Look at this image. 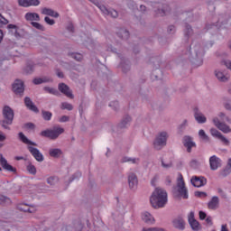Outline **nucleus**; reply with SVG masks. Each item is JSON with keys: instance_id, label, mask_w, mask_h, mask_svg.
I'll return each mask as SVG.
<instances>
[{"instance_id": "nucleus-1", "label": "nucleus", "mask_w": 231, "mask_h": 231, "mask_svg": "<svg viewBox=\"0 0 231 231\" xmlns=\"http://www.w3.org/2000/svg\"><path fill=\"white\" fill-rule=\"evenodd\" d=\"M203 55H205V51L201 44L192 43L188 51V57L193 66L199 67L203 65Z\"/></svg>"}, {"instance_id": "nucleus-2", "label": "nucleus", "mask_w": 231, "mask_h": 231, "mask_svg": "<svg viewBox=\"0 0 231 231\" xmlns=\"http://www.w3.org/2000/svg\"><path fill=\"white\" fill-rule=\"evenodd\" d=\"M150 203L153 208H163L167 205V191L157 188L150 198Z\"/></svg>"}, {"instance_id": "nucleus-3", "label": "nucleus", "mask_w": 231, "mask_h": 231, "mask_svg": "<svg viewBox=\"0 0 231 231\" xmlns=\"http://www.w3.org/2000/svg\"><path fill=\"white\" fill-rule=\"evenodd\" d=\"M2 115L4 119L0 121V125L3 127V129H7V131H10V125L14 124V116H15L14 109L8 106H5L2 110Z\"/></svg>"}, {"instance_id": "nucleus-4", "label": "nucleus", "mask_w": 231, "mask_h": 231, "mask_svg": "<svg viewBox=\"0 0 231 231\" xmlns=\"http://www.w3.org/2000/svg\"><path fill=\"white\" fill-rule=\"evenodd\" d=\"M64 133V128L60 126H54L52 129H46L41 132V136L43 138H49V140H57L60 134Z\"/></svg>"}, {"instance_id": "nucleus-5", "label": "nucleus", "mask_w": 231, "mask_h": 231, "mask_svg": "<svg viewBox=\"0 0 231 231\" xmlns=\"http://www.w3.org/2000/svg\"><path fill=\"white\" fill-rule=\"evenodd\" d=\"M177 192L178 194H175L176 198H183V199H189V190H187V188L185 187V181L183 180V176L181 175L178 179Z\"/></svg>"}, {"instance_id": "nucleus-6", "label": "nucleus", "mask_w": 231, "mask_h": 231, "mask_svg": "<svg viewBox=\"0 0 231 231\" xmlns=\"http://www.w3.org/2000/svg\"><path fill=\"white\" fill-rule=\"evenodd\" d=\"M225 26H231L230 14H220L217 25H212V28H214V30H219V28H225Z\"/></svg>"}, {"instance_id": "nucleus-7", "label": "nucleus", "mask_w": 231, "mask_h": 231, "mask_svg": "<svg viewBox=\"0 0 231 231\" xmlns=\"http://www.w3.org/2000/svg\"><path fill=\"white\" fill-rule=\"evenodd\" d=\"M165 145H167V132H162L153 142V147L156 151H162Z\"/></svg>"}, {"instance_id": "nucleus-8", "label": "nucleus", "mask_w": 231, "mask_h": 231, "mask_svg": "<svg viewBox=\"0 0 231 231\" xmlns=\"http://www.w3.org/2000/svg\"><path fill=\"white\" fill-rule=\"evenodd\" d=\"M13 91L14 94L23 97L24 95V82L21 79H16L13 83Z\"/></svg>"}, {"instance_id": "nucleus-9", "label": "nucleus", "mask_w": 231, "mask_h": 231, "mask_svg": "<svg viewBox=\"0 0 231 231\" xmlns=\"http://www.w3.org/2000/svg\"><path fill=\"white\" fill-rule=\"evenodd\" d=\"M58 89L65 95V97H68V98L73 99L75 98V96L73 95V91L71 88H69V86H68L66 83H60L58 85Z\"/></svg>"}, {"instance_id": "nucleus-10", "label": "nucleus", "mask_w": 231, "mask_h": 231, "mask_svg": "<svg viewBox=\"0 0 231 231\" xmlns=\"http://www.w3.org/2000/svg\"><path fill=\"white\" fill-rule=\"evenodd\" d=\"M213 124L215 126L217 127V129H219V131L225 133V134H228V133H231V128L228 126V125L219 121V118L214 117Z\"/></svg>"}, {"instance_id": "nucleus-11", "label": "nucleus", "mask_w": 231, "mask_h": 231, "mask_svg": "<svg viewBox=\"0 0 231 231\" xmlns=\"http://www.w3.org/2000/svg\"><path fill=\"white\" fill-rule=\"evenodd\" d=\"M27 149L29 152H31L32 156H33V158L36 160V162H44V155L42 154L39 149L33 146H28Z\"/></svg>"}, {"instance_id": "nucleus-12", "label": "nucleus", "mask_w": 231, "mask_h": 231, "mask_svg": "<svg viewBox=\"0 0 231 231\" xmlns=\"http://www.w3.org/2000/svg\"><path fill=\"white\" fill-rule=\"evenodd\" d=\"M183 145L187 149V152H192V147H197L196 143L192 140L190 135H185L183 137Z\"/></svg>"}, {"instance_id": "nucleus-13", "label": "nucleus", "mask_w": 231, "mask_h": 231, "mask_svg": "<svg viewBox=\"0 0 231 231\" xmlns=\"http://www.w3.org/2000/svg\"><path fill=\"white\" fill-rule=\"evenodd\" d=\"M0 165L5 171H7V172H17V169L8 164V161H6V159L1 153H0Z\"/></svg>"}, {"instance_id": "nucleus-14", "label": "nucleus", "mask_w": 231, "mask_h": 231, "mask_svg": "<svg viewBox=\"0 0 231 231\" xmlns=\"http://www.w3.org/2000/svg\"><path fill=\"white\" fill-rule=\"evenodd\" d=\"M172 226L173 228H176L177 230H185V220L183 219V217L179 216L175 217L172 221Z\"/></svg>"}, {"instance_id": "nucleus-15", "label": "nucleus", "mask_w": 231, "mask_h": 231, "mask_svg": "<svg viewBox=\"0 0 231 231\" xmlns=\"http://www.w3.org/2000/svg\"><path fill=\"white\" fill-rule=\"evenodd\" d=\"M17 208L21 210V212H28L29 214H35V212H37L35 206L31 204H18Z\"/></svg>"}, {"instance_id": "nucleus-16", "label": "nucleus", "mask_w": 231, "mask_h": 231, "mask_svg": "<svg viewBox=\"0 0 231 231\" xmlns=\"http://www.w3.org/2000/svg\"><path fill=\"white\" fill-rule=\"evenodd\" d=\"M17 208L21 210V212H28L29 214H35V212H37L35 206L31 204H18Z\"/></svg>"}, {"instance_id": "nucleus-17", "label": "nucleus", "mask_w": 231, "mask_h": 231, "mask_svg": "<svg viewBox=\"0 0 231 231\" xmlns=\"http://www.w3.org/2000/svg\"><path fill=\"white\" fill-rule=\"evenodd\" d=\"M215 77H217L219 82H228V74H226V70H221L219 69H215Z\"/></svg>"}, {"instance_id": "nucleus-18", "label": "nucleus", "mask_w": 231, "mask_h": 231, "mask_svg": "<svg viewBox=\"0 0 231 231\" xmlns=\"http://www.w3.org/2000/svg\"><path fill=\"white\" fill-rule=\"evenodd\" d=\"M209 165L211 171H217L221 167V159L216 155L211 156L209 158Z\"/></svg>"}, {"instance_id": "nucleus-19", "label": "nucleus", "mask_w": 231, "mask_h": 231, "mask_svg": "<svg viewBox=\"0 0 231 231\" xmlns=\"http://www.w3.org/2000/svg\"><path fill=\"white\" fill-rule=\"evenodd\" d=\"M169 12H171V8L166 4L159 5L158 9L155 10V14L159 17H163L164 15H167V14H169Z\"/></svg>"}, {"instance_id": "nucleus-20", "label": "nucleus", "mask_w": 231, "mask_h": 231, "mask_svg": "<svg viewBox=\"0 0 231 231\" xmlns=\"http://www.w3.org/2000/svg\"><path fill=\"white\" fill-rule=\"evenodd\" d=\"M207 183V178L200 176V177H193L191 179V184L193 187H205V184Z\"/></svg>"}, {"instance_id": "nucleus-21", "label": "nucleus", "mask_w": 231, "mask_h": 231, "mask_svg": "<svg viewBox=\"0 0 231 231\" xmlns=\"http://www.w3.org/2000/svg\"><path fill=\"white\" fill-rule=\"evenodd\" d=\"M128 185L132 190L138 187V177L134 172L128 174Z\"/></svg>"}, {"instance_id": "nucleus-22", "label": "nucleus", "mask_w": 231, "mask_h": 231, "mask_svg": "<svg viewBox=\"0 0 231 231\" xmlns=\"http://www.w3.org/2000/svg\"><path fill=\"white\" fill-rule=\"evenodd\" d=\"M24 105L27 109H29V111H32V113H39V108L37 107V106H35L33 101H32V98H30V97H24Z\"/></svg>"}, {"instance_id": "nucleus-23", "label": "nucleus", "mask_w": 231, "mask_h": 231, "mask_svg": "<svg viewBox=\"0 0 231 231\" xmlns=\"http://www.w3.org/2000/svg\"><path fill=\"white\" fill-rule=\"evenodd\" d=\"M208 208H209V210H217V208H219V197H212L210 201L208 203Z\"/></svg>"}, {"instance_id": "nucleus-24", "label": "nucleus", "mask_w": 231, "mask_h": 231, "mask_svg": "<svg viewBox=\"0 0 231 231\" xmlns=\"http://www.w3.org/2000/svg\"><path fill=\"white\" fill-rule=\"evenodd\" d=\"M194 118L197 120L198 124H205L207 122V117L203 116V113L199 111V108L194 109Z\"/></svg>"}, {"instance_id": "nucleus-25", "label": "nucleus", "mask_w": 231, "mask_h": 231, "mask_svg": "<svg viewBox=\"0 0 231 231\" xmlns=\"http://www.w3.org/2000/svg\"><path fill=\"white\" fill-rule=\"evenodd\" d=\"M42 15H50V17H55V19L60 17V14L58 12H55L51 8L44 7L42 9Z\"/></svg>"}, {"instance_id": "nucleus-26", "label": "nucleus", "mask_w": 231, "mask_h": 231, "mask_svg": "<svg viewBox=\"0 0 231 231\" xmlns=\"http://www.w3.org/2000/svg\"><path fill=\"white\" fill-rule=\"evenodd\" d=\"M18 138L23 142V143H25L26 145H33L34 147H37V143L28 139V137H26L23 132L18 134Z\"/></svg>"}, {"instance_id": "nucleus-27", "label": "nucleus", "mask_w": 231, "mask_h": 231, "mask_svg": "<svg viewBox=\"0 0 231 231\" xmlns=\"http://www.w3.org/2000/svg\"><path fill=\"white\" fill-rule=\"evenodd\" d=\"M25 21H30L33 23V21H41V16L37 13H26L25 14Z\"/></svg>"}, {"instance_id": "nucleus-28", "label": "nucleus", "mask_w": 231, "mask_h": 231, "mask_svg": "<svg viewBox=\"0 0 231 231\" xmlns=\"http://www.w3.org/2000/svg\"><path fill=\"white\" fill-rule=\"evenodd\" d=\"M142 219L144 223H147V225H152V223H154V217H152V215L147 211L143 213Z\"/></svg>"}, {"instance_id": "nucleus-29", "label": "nucleus", "mask_w": 231, "mask_h": 231, "mask_svg": "<svg viewBox=\"0 0 231 231\" xmlns=\"http://www.w3.org/2000/svg\"><path fill=\"white\" fill-rule=\"evenodd\" d=\"M192 35H194V30L192 29V26H190L189 23H186L184 27V37L187 39V41H189Z\"/></svg>"}, {"instance_id": "nucleus-30", "label": "nucleus", "mask_w": 231, "mask_h": 231, "mask_svg": "<svg viewBox=\"0 0 231 231\" xmlns=\"http://www.w3.org/2000/svg\"><path fill=\"white\" fill-rule=\"evenodd\" d=\"M116 34L117 37H119V39H122L123 41H127V39H129V31H127L126 29H119Z\"/></svg>"}, {"instance_id": "nucleus-31", "label": "nucleus", "mask_w": 231, "mask_h": 231, "mask_svg": "<svg viewBox=\"0 0 231 231\" xmlns=\"http://www.w3.org/2000/svg\"><path fill=\"white\" fill-rule=\"evenodd\" d=\"M131 116H125L123 119L121 120L120 124L118 125V127L120 129H125L129 124H131Z\"/></svg>"}, {"instance_id": "nucleus-32", "label": "nucleus", "mask_w": 231, "mask_h": 231, "mask_svg": "<svg viewBox=\"0 0 231 231\" xmlns=\"http://www.w3.org/2000/svg\"><path fill=\"white\" fill-rule=\"evenodd\" d=\"M92 1V3H94V5L96 6H97V8L100 9V11L102 12V14H105V15H109V9H107V7H106V5L100 4L98 1L97 0H90Z\"/></svg>"}, {"instance_id": "nucleus-33", "label": "nucleus", "mask_w": 231, "mask_h": 231, "mask_svg": "<svg viewBox=\"0 0 231 231\" xmlns=\"http://www.w3.org/2000/svg\"><path fill=\"white\" fill-rule=\"evenodd\" d=\"M199 139L204 142V143H208L210 142V137L205 133V130L201 129L199 131Z\"/></svg>"}, {"instance_id": "nucleus-34", "label": "nucleus", "mask_w": 231, "mask_h": 231, "mask_svg": "<svg viewBox=\"0 0 231 231\" xmlns=\"http://www.w3.org/2000/svg\"><path fill=\"white\" fill-rule=\"evenodd\" d=\"M49 154L51 158H59L62 154V151L59 148L50 149Z\"/></svg>"}, {"instance_id": "nucleus-35", "label": "nucleus", "mask_w": 231, "mask_h": 231, "mask_svg": "<svg viewBox=\"0 0 231 231\" xmlns=\"http://www.w3.org/2000/svg\"><path fill=\"white\" fill-rule=\"evenodd\" d=\"M46 82H50V79L49 78H35L33 80H32V83L35 85V86H39L40 84H45Z\"/></svg>"}, {"instance_id": "nucleus-36", "label": "nucleus", "mask_w": 231, "mask_h": 231, "mask_svg": "<svg viewBox=\"0 0 231 231\" xmlns=\"http://www.w3.org/2000/svg\"><path fill=\"white\" fill-rule=\"evenodd\" d=\"M189 127V120L184 119L182 123L178 126V131L180 134H182V133Z\"/></svg>"}, {"instance_id": "nucleus-37", "label": "nucleus", "mask_w": 231, "mask_h": 231, "mask_svg": "<svg viewBox=\"0 0 231 231\" xmlns=\"http://www.w3.org/2000/svg\"><path fill=\"white\" fill-rule=\"evenodd\" d=\"M127 162H130L131 163H134V164H138L140 162V159L131 158V157H123L121 160L122 163H127Z\"/></svg>"}, {"instance_id": "nucleus-38", "label": "nucleus", "mask_w": 231, "mask_h": 231, "mask_svg": "<svg viewBox=\"0 0 231 231\" xmlns=\"http://www.w3.org/2000/svg\"><path fill=\"white\" fill-rule=\"evenodd\" d=\"M162 75L163 74L162 73V70L156 69L152 73V80H161Z\"/></svg>"}, {"instance_id": "nucleus-39", "label": "nucleus", "mask_w": 231, "mask_h": 231, "mask_svg": "<svg viewBox=\"0 0 231 231\" xmlns=\"http://www.w3.org/2000/svg\"><path fill=\"white\" fill-rule=\"evenodd\" d=\"M0 205H12V199L5 195H0Z\"/></svg>"}, {"instance_id": "nucleus-40", "label": "nucleus", "mask_w": 231, "mask_h": 231, "mask_svg": "<svg viewBox=\"0 0 231 231\" xmlns=\"http://www.w3.org/2000/svg\"><path fill=\"white\" fill-rule=\"evenodd\" d=\"M42 116L43 120L50 122V120H51V116H53V114H51L50 111L42 110Z\"/></svg>"}, {"instance_id": "nucleus-41", "label": "nucleus", "mask_w": 231, "mask_h": 231, "mask_svg": "<svg viewBox=\"0 0 231 231\" xmlns=\"http://www.w3.org/2000/svg\"><path fill=\"white\" fill-rule=\"evenodd\" d=\"M26 169L29 174H32V176L37 174V168H35V165L32 164V162H29Z\"/></svg>"}, {"instance_id": "nucleus-42", "label": "nucleus", "mask_w": 231, "mask_h": 231, "mask_svg": "<svg viewBox=\"0 0 231 231\" xmlns=\"http://www.w3.org/2000/svg\"><path fill=\"white\" fill-rule=\"evenodd\" d=\"M43 90H45L46 93H49L50 95H55L56 97H59V90L54 88L44 87Z\"/></svg>"}, {"instance_id": "nucleus-43", "label": "nucleus", "mask_w": 231, "mask_h": 231, "mask_svg": "<svg viewBox=\"0 0 231 231\" xmlns=\"http://www.w3.org/2000/svg\"><path fill=\"white\" fill-rule=\"evenodd\" d=\"M31 24L33 28L39 30L40 32H46V27H44V25L41 24L40 23L31 22Z\"/></svg>"}, {"instance_id": "nucleus-44", "label": "nucleus", "mask_w": 231, "mask_h": 231, "mask_svg": "<svg viewBox=\"0 0 231 231\" xmlns=\"http://www.w3.org/2000/svg\"><path fill=\"white\" fill-rule=\"evenodd\" d=\"M47 183H48V185H51V187L57 185V183H59V177H55V176L49 177L47 179Z\"/></svg>"}, {"instance_id": "nucleus-45", "label": "nucleus", "mask_w": 231, "mask_h": 231, "mask_svg": "<svg viewBox=\"0 0 231 231\" xmlns=\"http://www.w3.org/2000/svg\"><path fill=\"white\" fill-rule=\"evenodd\" d=\"M212 26H217V23H207L204 28V32H217L218 29H214Z\"/></svg>"}, {"instance_id": "nucleus-46", "label": "nucleus", "mask_w": 231, "mask_h": 231, "mask_svg": "<svg viewBox=\"0 0 231 231\" xmlns=\"http://www.w3.org/2000/svg\"><path fill=\"white\" fill-rule=\"evenodd\" d=\"M192 230L198 231L199 230V222H198V220H192L190 222H189Z\"/></svg>"}, {"instance_id": "nucleus-47", "label": "nucleus", "mask_w": 231, "mask_h": 231, "mask_svg": "<svg viewBox=\"0 0 231 231\" xmlns=\"http://www.w3.org/2000/svg\"><path fill=\"white\" fill-rule=\"evenodd\" d=\"M61 109H67V111H73V105L68 102H63L61 104Z\"/></svg>"}, {"instance_id": "nucleus-48", "label": "nucleus", "mask_w": 231, "mask_h": 231, "mask_svg": "<svg viewBox=\"0 0 231 231\" xmlns=\"http://www.w3.org/2000/svg\"><path fill=\"white\" fill-rule=\"evenodd\" d=\"M68 231H82V224L78 223L75 227L69 226L67 227Z\"/></svg>"}, {"instance_id": "nucleus-49", "label": "nucleus", "mask_w": 231, "mask_h": 231, "mask_svg": "<svg viewBox=\"0 0 231 231\" xmlns=\"http://www.w3.org/2000/svg\"><path fill=\"white\" fill-rule=\"evenodd\" d=\"M33 70H34L33 65H27V66L24 68V69H23V71H24V73H25L26 75H32V73L33 72Z\"/></svg>"}, {"instance_id": "nucleus-50", "label": "nucleus", "mask_w": 231, "mask_h": 231, "mask_svg": "<svg viewBox=\"0 0 231 231\" xmlns=\"http://www.w3.org/2000/svg\"><path fill=\"white\" fill-rule=\"evenodd\" d=\"M230 172H231L230 168L226 167L224 170L220 171V176H222V178H226V176H228Z\"/></svg>"}, {"instance_id": "nucleus-51", "label": "nucleus", "mask_w": 231, "mask_h": 231, "mask_svg": "<svg viewBox=\"0 0 231 231\" xmlns=\"http://www.w3.org/2000/svg\"><path fill=\"white\" fill-rule=\"evenodd\" d=\"M122 71L127 73L131 69V65L129 63H121Z\"/></svg>"}, {"instance_id": "nucleus-52", "label": "nucleus", "mask_w": 231, "mask_h": 231, "mask_svg": "<svg viewBox=\"0 0 231 231\" xmlns=\"http://www.w3.org/2000/svg\"><path fill=\"white\" fill-rule=\"evenodd\" d=\"M210 134L215 136V138H219L221 136V132L217 131L216 128H211L210 129Z\"/></svg>"}, {"instance_id": "nucleus-53", "label": "nucleus", "mask_w": 231, "mask_h": 231, "mask_svg": "<svg viewBox=\"0 0 231 231\" xmlns=\"http://www.w3.org/2000/svg\"><path fill=\"white\" fill-rule=\"evenodd\" d=\"M200 163L199 161L194 159L189 162V166L191 167V169H198V167H199Z\"/></svg>"}, {"instance_id": "nucleus-54", "label": "nucleus", "mask_w": 231, "mask_h": 231, "mask_svg": "<svg viewBox=\"0 0 231 231\" xmlns=\"http://www.w3.org/2000/svg\"><path fill=\"white\" fill-rule=\"evenodd\" d=\"M19 6H23V8L29 7V0H18Z\"/></svg>"}, {"instance_id": "nucleus-55", "label": "nucleus", "mask_w": 231, "mask_h": 231, "mask_svg": "<svg viewBox=\"0 0 231 231\" xmlns=\"http://www.w3.org/2000/svg\"><path fill=\"white\" fill-rule=\"evenodd\" d=\"M218 140H220L224 143V145H230V141L226 139V137H225L223 134H221V136L218 137Z\"/></svg>"}, {"instance_id": "nucleus-56", "label": "nucleus", "mask_w": 231, "mask_h": 231, "mask_svg": "<svg viewBox=\"0 0 231 231\" xmlns=\"http://www.w3.org/2000/svg\"><path fill=\"white\" fill-rule=\"evenodd\" d=\"M44 21H45L46 24H49V26H53V24H55V20H53L48 16L44 17Z\"/></svg>"}, {"instance_id": "nucleus-57", "label": "nucleus", "mask_w": 231, "mask_h": 231, "mask_svg": "<svg viewBox=\"0 0 231 231\" xmlns=\"http://www.w3.org/2000/svg\"><path fill=\"white\" fill-rule=\"evenodd\" d=\"M110 107H114V111H118L120 105L118 104V101H113L109 104Z\"/></svg>"}, {"instance_id": "nucleus-58", "label": "nucleus", "mask_w": 231, "mask_h": 231, "mask_svg": "<svg viewBox=\"0 0 231 231\" xmlns=\"http://www.w3.org/2000/svg\"><path fill=\"white\" fill-rule=\"evenodd\" d=\"M7 29L8 30H14L15 37H17V35H19V32H17V25H15V24H8L7 25Z\"/></svg>"}, {"instance_id": "nucleus-59", "label": "nucleus", "mask_w": 231, "mask_h": 231, "mask_svg": "<svg viewBox=\"0 0 231 231\" xmlns=\"http://www.w3.org/2000/svg\"><path fill=\"white\" fill-rule=\"evenodd\" d=\"M194 195L196 198H207V192L205 191H195Z\"/></svg>"}, {"instance_id": "nucleus-60", "label": "nucleus", "mask_w": 231, "mask_h": 231, "mask_svg": "<svg viewBox=\"0 0 231 231\" xmlns=\"http://www.w3.org/2000/svg\"><path fill=\"white\" fill-rule=\"evenodd\" d=\"M41 5L40 0H29V7L30 6H39Z\"/></svg>"}, {"instance_id": "nucleus-61", "label": "nucleus", "mask_w": 231, "mask_h": 231, "mask_svg": "<svg viewBox=\"0 0 231 231\" xmlns=\"http://www.w3.org/2000/svg\"><path fill=\"white\" fill-rule=\"evenodd\" d=\"M113 17V19H116V17H118V12L115 9H111L109 10V14Z\"/></svg>"}, {"instance_id": "nucleus-62", "label": "nucleus", "mask_w": 231, "mask_h": 231, "mask_svg": "<svg viewBox=\"0 0 231 231\" xmlns=\"http://www.w3.org/2000/svg\"><path fill=\"white\" fill-rule=\"evenodd\" d=\"M217 192L218 194H220L221 198H223L224 199H226V198H228V196L225 193V191L221 188L217 189Z\"/></svg>"}, {"instance_id": "nucleus-63", "label": "nucleus", "mask_w": 231, "mask_h": 231, "mask_svg": "<svg viewBox=\"0 0 231 231\" xmlns=\"http://www.w3.org/2000/svg\"><path fill=\"white\" fill-rule=\"evenodd\" d=\"M8 19L5 18V16H3V14H0V24H8Z\"/></svg>"}, {"instance_id": "nucleus-64", "label": "nucleus", "mask_w": 231, "mask_h": 231, "mask_svg": "<svg viewBox=\"0 0 231 231\" xmlns=\"http://www.w3.org/2000/svg\"><path fill=\"white\" fill-rule=\"evenodd\" d=\"M72 58L75 59V60H78L79 62H80V60H82V56L79 53L72 54Z\"/></svg>"}]
</instances>
